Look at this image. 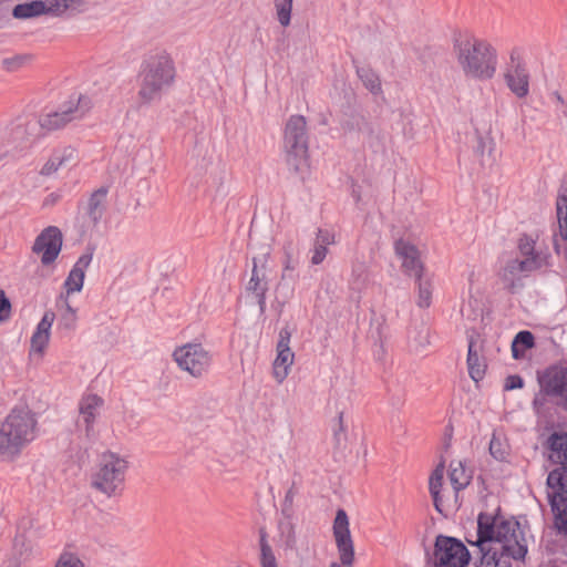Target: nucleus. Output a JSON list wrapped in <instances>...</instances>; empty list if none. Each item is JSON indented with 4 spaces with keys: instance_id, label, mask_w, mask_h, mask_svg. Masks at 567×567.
Segmentation results:
<instances>
[{
    "instance_id": "nucleus-10",
    "label": "nucleus",
    "mask_w": 567,
    "mask_h": 567,
    "mask_svg": "<svg viewBox=\"0 0 567 567\" xmlns=\"http://www.w3.org/2000/svg\"><path fill=\"white\" fill-rule=\"evenodd\" d=\"M476 523L480 544H511L512 539L515 542L520 539V532H524L520 522L515 516H512L511 519H501L495 525H493L492 518L481 516L476 518Z\"/></svg>"
},
{
    "instance_id": "nucleus-27",
    "label": "nucleus",
    "mask_w": 567,
    "mask_h": 567,
    "mask_svg": "<svg viewBox=\"0 0 567 567\" xmlns=\"http://www.w3.org/2000/svg\"><path fill=\"white\" fill-rule=\"evenodd\" d=\"M278 532L280 539L282 542V547L285 550H295L297 549V534H296V524L293 518H285L281 516L278 520Z\"/></svg>"
},
{
    "instance_id": "nucleus-35",
    "label": "nucleus",
    "mask_w": 567,
    "mask_h": 567,
    "mask_svg": "<svg viewBox=\"0 0 567 567\" xmlns=\"http://www.w3.org/2000/svg\"><path fill=\"white\" fill-rule=\"evenodd\" d=\"M293 287L289 286L287 282H278L272 307L279 316L282 313L285 306L293 297Z\"/></svg>"
},
{
    "instance_id": "nucleus-40",
    "label": "nucleus",
    "mask_w": 567,
    "mask_h": 567,
    "mask_svg": "<svg viewBox=\"0 0 567 567\" xmlns=\"http://www.w3.org/2000/svg\"><path fill=\"white\" fill-rule=\"evenodd\" d=\"M408 275H413L415 280L423 277L424 265L420 260L419 252L403 259L402 264Z\"/></svg>"
},
{
    "instance_id": "nucleus-15",
    "label": "nucleus",
    "mask_w": 567,
    "mask_h": 567,
    "mask_svg": "<svg viewBox=\"0 0 567 567\" xmlns=\"http://www.w3.org/2000/svg\"><path fill=\"white\" fill-rule=\"evenodd\" d=\"M333 536L342 566L354 563V545L349 528V517L343 508H338L333 520Z\"/></svg>"
},
{
    "instance_id": "nucleus-25",
    "label": "nucleus",
    "mask_w": 567,
    "mask_h": 567,
    "mask_svg": "<svg viewBox=\"0 0 567 567\" xmlns=\"http://www.w3.org/2000/svg\"><path fill=\"white\" fill-rule=\"evenodd\" d=\"M277 355L274 361V378L281 383L289 374L291 364L293 363L295 353L291 349H276Z\"/></svg>"
},
{
    "instance_id": "nucleus-17",
    "label": "nucleus",
    "mask_w": 567,
    "mask_h": 567,
    "mask_svg": "<svg viewBox=\"0 0 567 567\" xmlns=\"http://www.w3.org/2000/svg\"><path fill=\"white\" fill-rule=\"evenodd\" d=\"M268 256L269 254H265L262 259L258 257L252 258L251 276L245 287L247 297L252 298L255 296L267 293L269 290V280L266 274Z\"/></svg>"
},
{
    "instance_id": "nucleus-64",
    "label": "nucleus",
    "mask_w": 567,
    "mask_h": 567,
    "mask_svg": "<svg viewBox=\"0 0 567 567\" xmlns=\"http://www.w3.org/2000/svg\"><path fill=\"white\" fill-rule=\"evenodd\" d=\"M514 264L516 265L518 272H530L527 257L524 259L514 258Z\"/></svg>"
},
{
    "instance_id": "nucleus-42",
    "label": "nucleus",
    "mask_w": 567,
    "mask_h": 567,
    "mask_svg": "<svg viewBox=\"0 0 567 567\" xmlns=\"http://www.w3.org/2000/svg\"><path fill=\"white\" fill-rule=\"evenodd\" d=\"M30 54H17L11 58H4L1 61L2 68L8 72H16L20 70L25 63L31 61Z\"/></svg>"
},
{
    "instance_id": "nucleus-11",
    "label": "nucleus",
    "mask_w": 567,
    "mask_h": 567,
    "mask_svg": "<svg viewBox=\"0 0 567 567\" xmlns=\"http://www.w3.org/2000/svg\"><path fill=\"white\" fill-rule=\"evenodd\" d=\"M465 542L473 547L478 548V564L483 567H497L502 563V557L513 558L517 561H525L528 554V546L525 538V532H520V539H516V546L512 544L502 545L501 551L493 549L489 544H480L478 535L473 539V535H466Z\"/></svg>"
},
{
    "instance_id": "nucleus-38",
    "label": "nucleus",
    "mask_w": 567,
    "mask_h": 567,
    "mask_svg": "<svg viewBox=\"0 0 567 567\" xmlns=\"http://www.w3.org/2000/svg\"><path fill=\"white\" fill-rule=\"evenodd\" d=\"M417 285V300L416 305L420 308H429L432 301V285L429 279H424L423 277L415 280Z\"/></svg>"
},
{
    "instance_id": "nucleus-45",
    "label": "nucleus",
    "mask_w": 567,
    "mask_h": 567,
    "mask_svg": "<svg viewBox=\"0 0 567 567\" xmlns=\"http://www.w3.org/2000/svg\"><path fill=\"white\" fill-rule=\"evenodd\" d=\"M550 259H551V256L548 252L543 254L539 251H535V252L530 254L529 256H527L529 271L530 272L536 271L543 267H550L551 266Z\"/></svg>"
},
{
    "instance_id": "nucleus-7",
    "label": "nucleus",
    "mask_w": 567,
    "mask_h": 567,
    "mask_svg": "<svg viewBox=\"0 0 567 567\" xmlns=\"http://www.w3.org/2000/svg\"><path fill=\"white\" fill-rule=\"evenodd\" d=\"M427 565L432 567H467L472 555L465 544L453 536L439 534L434 540L433 555L425 551Z\"/></svg>"
},
{
    "instance_id": "nucleus-14",
    "label": "nucleus",
    "mask_w": 567,
    "mask_h": 567,
    "mask_svg": "<svg viewBox=\"0 0 567 567\" xmlns=\"http://www.w3.org/2000/svg\"><path fill=\"white\" fill-rule=\"evenodd\" d=\"M63 245V235L59 227L48 226L37 237L32 252L40 256L42 266L48 267L55 262Z\"/></svg>"
},
{
    "instance_id": "nucleus-32",
    "label": "nucleus",
    "mask_w": 567,
    "mask_h": 567,
    "mask_svg": "<svg viewBox=\"0 0 567 567\" xmlns=\"http://www.w3.org/2000/svg\"><path fill=\"white\" fill-rule=\"evenodd\" d=\"M408 338L413 341L416 347H425L430 343V328L423 322H411L408 328Z\"/></svg>"
},
{
    "instance_id": "nucleus-26",
    "label": "nucleus",
    "mask_w": 567,
    "mask_h": 567,
    "mask_svg": "<svg viewBox=\"0 0 567 567\" xmlns=\"http://www.w3.org/2000/svg\"><path fill=\"white\" fill-rule=\"evenodd\" d=\"M358 78L363 83L364 87L372 93L378 95L382 93L381 80L378 73H375L370 66H359L355 60H352Z\"/></svg>"
},
{
    "instance_id": "nucleus-58",
    "label": "nucleus",
    "mask_w": 567,
    "mask_h": 567,
    "mask_svg": "<svg viewBox=\"0 0 567 567\" xmlns=\"http://www.w3.org/2000/svg\"><path fill=\"white\" fill-rule=\"evenodd\" d=\"M56 307L60 309H64L63 312L68 315H76V310L69 303L68 295L64 296L61 293L56 299Z\"/></svg>"
},
{
    "instance_id": "nucleus-41",
    "label": "nucleus",
    "mask_w": 567,
    "mask_h": 567,
    "mask_svg": "<svg viewBox=\"0 0 567 567\" xmlns=\"http://www.w3.org/2000/svg\"><path fill=\"white\" fill-rule=\"evenodd\" d=\"M298 491L296 489V483L292 482L289 489L286 492L285 498L281 504L280 515L285 518H295L293 499Z\"/></svg>"
},
{
    "instance_id": "nucleus-55",
    "label": "nucleus",
    "mask_w": 567,
    "mask_h": 567,
    "mask_svg": "<svg viewBox=\"0 0 567 567\" xmlns=\"http://www.w3.org/2000/svg\"><path fill=\"white\" fill-rule=\"evenodd\" d=\"M337 426L338 427H333V437H334V441H336V444L337 445H340L341 441H346V427L343 425V413L340 412L338 414V422H337Z\"/></svg>"
},
{
    "instance_id": "nucleus-37",
    "label": "nucleus",
    "mask_w": 567,
    "mask_h": 567,
    "mask_svg": "<svg viewBox=\"0 0 567 567\" xmlns=\"http://www.w3.org/2000/svg\"><path fill=\"white\" fill-rule=\"evenodd\" d=\"M84 279L85 272L83 270H80V268L78 267H72L63 284V287L66 290V295L80 292L83 288Z\"/></svg>"
},
{
    "instance_id": "nucleus-39",
    "label": "nucleus",
    "mask_w": 567,
    "mask_h": 567,
    "mask_svg": "<svg viewBox=\"0 0 567 567\" xmlns=\"http://www.w3.org/2000/svg\"><path fill=\"white\" fill-rule=\"evenodd\" d=\"M293 0H275L277 19L282 27H288L291 22Z\"/></svg>"
},
{
    "instance_id": "nucleus-23",
    "label": "nucleus",
    "mask_w": 567,
    "mask_h": 567,
    "mask_svg": "<svg viewBox=\"0 0 567 567\" xmlns=\"http://www.w3.org/2000/svg\"><path fill=\"white\" fill-rule=\"evenodd\" d=\"M258 536L260 567H278L277 558L268 540L269 535L266 526L258 528Z\"/></svg>"
},
{
    "instance_id": "nucleus-34",
    "label": "nucleus",
    "mask_w": 567,
    "mask_h": 567,
    "mask_svg": "<svg viewBox=\"0 0 567 567\" xmlns=\"http://www.w3.org/2000/svg\"><path fill=\"white\" fill-rule=\"evenodd\" d=\"M488 451L491 456L498 462H507L509 456V445L506 440H502L501 436L493 432L489 441Z\"/></svg>"
},
{
    "instance_id": "nucleus-31",
    "label": "nucleus",
    "mask_w": 567,
    "mask_h": 567,
    "mask_svg": "<svg viewBox=\"0 0 567 567\" xmlns=\"http://www.w3.org/2000/svg\"><path fill=\"white\" fill-rule=\"evenodd\" d=\"M360 132H362L365 135V141H367L369 147L374 153H378V152L384 150V147H385L384 134L371 121L367 120V122L364 123V125Z\"/></svg>"
},
{
    "instance_id": "nucleus-3",
    "label": "nucleus",
    "mask_w": 567,
    "mask_h": 567,
    "mask_svg": "<svg viewBox=\"0 0 567 567\" xmlns=\"http://www.w3.org/2000/svg\"><path fill=\"white\" fill-rule=\"evenodd\" d=\"M175 74L174 61L166 51L146 54L137 74L140 83L137 95L141 102L150 104L159 100L163 92L173 84Z\"/></svg>"
},
{
    "instance_id": "nucleus-2",
    "label": "nucleus",
    "mask_w": 567,
    "mask_h": 567,
    "mask_svg": "<svg viewBox=\"0 0 567 567\" xmlns=\"http://www.w3.org/2000/svg\"><path fill=\"white\" fill-rule=\"evenodd\" d=\"M453 50L466 76L492 79L496 72V50L486 41L474 38L470 32L455 31Z\"/></svg>"
},
{
    "instance_id": "nucleus-20",
    "label": "nucleus",
    "mask_w": 567,
    "mask_h": 567,
    "mask_svg": "<svg viewBox=\"0 0 567 567\" xmlns=\"http://www.w3.org/2000/svg\"><path fill=\"white\" fill-rule=\"evenodd\" d=\"M107 193L109 188L106 186H101L91 194L87 200L86 215L93 225H97L101 221L106 210Z\"/></svg>"
},
{
    "instance_id": "nucleus-47",
    "label": "nucleus",
    "mask_w": 567,
    "mask_h": 567,
    "mask_svg": "<svg viewBox=\"0 0 567 567\" xmlns=\"http://www.w3.org/2000/svg\"><path fill=\"white\" fill-rule=\"evenodd\" d=\"M54 567H85V565L75 554L64 551L60 555Z\"/></svg>"
},
{
    "instance_id": "nucleus-18",
    "label": "nucleus",
    "mask_w": 567,
    "mask_h": 567,
    "mask_svg": "<svg viewBox=\"0 0 567 567\" xmlns=\"http://www.w3.org/2000/svg\"><path fill=\"white\" fill-rule=\"evenodd\" d=\"M39 130L37 122H25L14 124L8 133L7 143L12 145L13 150H24L34 141L35 132Z\"/></svg>"
},
{
    "instance_id": "nucleus-51",
    "label": "nucleus",
    "mask_w": 567,
    "mask_h": 567,
    "mask_svg": "<svg viewBox=\"0 0 567 567\" xmlns=\"http://www.w3.org/2000/svg\"><path fill=\"white\" fill-rule=\"evenodd\" d=\"M525 385V381L522 375L519 374H509L505 378L504 382V391H513V390H519L523 389Z\"/></svg>"
},
{
    "instance_id": "nucleus-4",
    "label": "nucleus",
    "mask_w": 567,
    "mask_h": 567,
    "mask_svg": "<svg viewBox=\"0 0 567 567\" xmlns=\"http://www.w3.org/2000/svg\"><path fill=\"white\" fill-rule=\"evenodd\" d=\"M38 420L25 406H14L0 425V455L9 460L18 457L37 436Z\"/></svg>"
},
{
    "instance_id": "nucleus-16",
    "label": "nucleus",
    "mask_w": 567,
    "mask_h": 567,
    "mask_svg": "<svg viewBox=\"0 0 567 567\" xmlns=\"http://www.w3.org/2000/svg\"><path fill=\"white\" fill-rule=\"evenodd\" d=\"M103 403V399L97 394H87L80 401V416L76 420V427L80 431L84 430L87 437L94 435V423L99 415V409Z\"/></svg>"
},
{
    "instance_id": "nucleus-33",
    "label": "nucleus",
    "mask_w": 567,
    "mask_h": 567,
    "mask_svg": "<svg viewBox=\"0 0 567 567\" xmlns=\"http://www.w3.org/2000/svg\"><path fill=\"white\" fill-rule=\"evenodd\" d=\"M284 270L279 282H286V279H295L293 271L299 265V259L293 256V245L291 241L284 246Z\"/></svg>"
},
{
    "instance_id": "nucleus-52",
    "label": "nucleus",
    "mask_w": 567,
    "mask_h": 567,
    "mask_svg": "<svg viewBox=\"0 0 567 567\" xmlns=\"http://www.w3.org/2000/svg\"><path fill=\"white\" fill-rule=\"evenodd\" d=\"M11 301L6 292L0 289V322L7 321L11 316Z\"/></svg>"
},
{
    "instance_id": "nucleus-5",
    "label": "nucleus",
    "mask_w": 567,
    "mask_h": 567,
    "mask_svg": "<svg viewBox=\"0 0 567 567\" xmlns=\"http://www.w3.org/2000/svg\"><path fill=\"white\" fill-rule=\"evenodd\" d=\"M284 145L289 169L299 173L308 159L307 122L302 115H291L286 123Z\"/></svg>"
},
{
    "instance_id": "nucleus-12",
    "label": "nucleus",
    "mask_w": 567,
    "mask_h": 567,
    "mask_svg": "<svg viewBox=\"0 0 567 567\" xmlns=\"http://www.w3.org/2000/svg\"><path fill=\"white\" fill-rule=\"evenodd\" d=\"M537 382L544 393L555 395L553 403L567 412V364L556 362L538 370Z\"/></svg>"
},
{
    "instance_id": "nucleus-19",
    "label": "nucleus",
    "mask_w": 567,
    "mask_h": 567,
    "mask_svg": "<svg viewBox=\"0 0 567 567\" xmlns=\"http://www.w3.org/2000/svg\"><path fill=\"white\" fill-rule=\"evenodd\" d=\"M468 349H467V370L470 378L477 384L483 380L487 364L480 361V357L476 350V339L474 334L467 336Z\"/></svg>"
},
{
    "instance_id": "nucleus-28",
    "label": "nucleus",
    "mask_w": 567,
    "mask_h": 567,
    "mask_svg": "<svg viewBox=\"0 0 567 567\" xmlns=\"http://www.w3.org/2000/svg\"><path fill=\"white\" fill-rule=\"evenodd\" d=\"M449 478L455 493L466 488L472 480V475L467 474L462 461H452L450 464Z\"/></svg>"
},
{
    "instance_id": "nucleus-59",
    "label": "nucleus",
    "mask_w": 567,
    "mask_h": 567,
    "mask_svg": "<svg viewBox=\"0 0 567 567\" xmlns=\"http://www.w3.org/2000/svg\"><path fill=\"white\" fill-rule=\"evenodd\" d=\"M524 288V282L520 277H516L514 281H511L509 285H505L504 289L511 293L516 295L518 291H520Z\"/></svg>"
},
{
    "instance_id": "nucleus-36",
    "label": "nucleus",
    "mask_w": 567,
    "mask_h": 567,
    "mask_svg": "<svg viewBox=\"0 0 567 567\" xmlns=\"http://www.w3.org/2000/svg\"><path fill=\"white\" fill-rule=\"evenodd\" d=\"M504 81L506 86L517 99H525L529 94V80L515 79L512 73H504Z\"/></svg>"
},
{
    "instance_id": "nucleus-21",
    "label": "nucleus",
    "mask_w": 567,
    "mask_h": 567,
    "mask_svg": "<svg viewBox=\"0 0 567 567\" xmlns=\"http://www.w3.org/2000/svg\"><path fill=\"white\" fill-rule=\"evenodd\" d=\"M367 117L350 105L343 106L339 117V125L346 133L360 132Z\"/></svg>"
},
{
    "instance_id": "nucleus-60",
    "label": "nucleus",
    "mask_w": 567,
    "mask_h": 567,
    "mask_svg": "<svg viewBox=\"0 0 567 567\" xmlns=\"http://www.w3.org/2000/svg\"><path fill=\"white\" fill-rule=\"evenodd\" d=\"M430 494L433 499V506H434L435 511L437 513H440L441 515H443L444 517H446L447 515L444 513V509H443V501H442L441 492L432 491V493H430Z\"/></svg>"
},
{
    "instance_id": "nucleus-61",
    "label": "nucleus",
    "mask_w": 567,
    "mask_h": 567,
    "mask_svg": "<svg viewBox=\"0 0 567 567\" xmlns=\"http://www.w3.org/2000/svg\"><path fill=\"white\" fill-rule=\"evenodd\" d=\"M333 241V236L328 231L321 228L317 231V240L316 243L322 244L326 247Z\"/></svg>"
},
{
    "instance_id": "nucleus-46",
    "label": "nucleus",
    "mask_w": 567,
    "mask_h": 567,
    "mask_svg": "<svg viewBox=\"0 0 567 567\" xmlns=\"http://www.w3.org/2000/svg\"><path fill=\"white\" fill-rule=\"evenodd\" d=\"M535 245L536 239H534L530 235L526 233L522 234L517 241L518 251L524 257H527L536 251Z\"/></svg>"
},
{
    "instance_id": "nucleus-48",
    "label": "nucleus",
    "mask_w": 567,
    "mask_h": 567,
    "mask_svg": "<svg viewBox=\"0 0 567 567\" xmlns=\"http://www.w3.org/2000/svg\"><path fill=\"white\" fill-rule=\"evenodd\" d=\"M50 340V334L34 331L31 337V349L34 352L43 353Z\"/></svg>"
},
{
    "instance_id": "nucleus-29",
    "label": "nucleus",
    "mask_w": 567,
    "mask_h": 567,
    "mask_svg": "<svg viewBox=\"0 0 567 567\" xmlns=\"http://www.w3.org/2000/svg\"><path fill=\"white\" fill-rule=\"evenodd\" d=\"M504 73H512L515 79H530L526 62L524 61L518 48H514L511 51L509 63H507Z\"/></svg>"
},
{
    "instance_id": "nucleus-50",
    "label": "nucleus",
    "mask_w": 567,
    "mask_h": 567,
    "mask_svg": "<svg viewBox=\"0 0 567 567\" xmlns=\"http://www.w3.org/2000/svg\"><path fill=\"white\" fill-rule=\"evenodd\" d=\"M394 248H395V252L403 259L406 257H410L414 254H417V251H419L414 245H412L409 241H405L403 239L396 240Z\"/></svg>"
},
{
    "instance_id": "nucleus-30",
    "label": "nucleus",
    "mask_w": 567,
    "mask_h": 567,
    "mask_svg": "<svg viewBox=\"0 0 567 567\" xmlns=\"http://www.w3.org/2000/svg\"><path fill=\"white\" fill-rule=\"evenodd\" d=\"M495 151V142L494 140L486 135H482L478 133V131L475 132V144L473 145V152L474 155L481 161L482 164L485 162V157L492 158L494 162L495 158L493 157V152Z\"/></svg>"
},
{
    "instance_id": "nucleus-13",
    "label": "nucleus",
    "mask_w": 567,
    "mask_h": 567,
    "mask_svg": "<svg viewBox=\"0 0 567 567\" xmlns=\"http://www.w3.org/2000/svg\"><path fill=\"white\" fill-rule=\"evenodd\" d=\"M173 357L182 370L195 378L207 372L212 362L209 352L204 349L202 343H187L176 349Z\"/></svg>"
},
{
    "instance_id": "nucleus-6",
    "label": "nucleus",
    "mask_w": 567,
    "mask_h": 567,
    "mask_svg": "<svg viewBox=\"0 0 567 567\" xmlns=\"http://www.w3.org/2000/svg\"><path fill=\"white\" fill-rule=\"evenodd\" d=\"M92 107L91 99L81 93H72L55 111L41 114L37 121L39 130L53 132L65 127L75 120H81Z\"/></svg>"
},
{
    "instance_id": "nucleus-8",
    "label": "nucleus",
    "mask_w": 567,
    "mask_h": 567,
    "mask_svg": "<svg viewBox=\"0 0 567 567\" xmlns=\"http://www.w3.org/2000/svg\"><path fill=\"white\" fill-rule=\"evenodd\" d=\"M127 467V461L117 454L105 453L100 470L92 476V487L107 496L116 495L117 488L123 485Z\"/></svg>"
},
{
    "instance_id": "nucleus-22",
    "label": "nucleus",
    "mask_w": 567,
    "mask_h": 567,
    "mask_svg": "<svg viewBox=\"0 0 567 567\" xmlns=\"http://www.w3.org/2000/svg\"><path fill=\"white\" fill-rule=\"evenodd\" d=\"M558 230L563 240H567V176L561 179L556 200Z\"/></svg>"
},
{
    "instance_id": "nucleus-1",
    "label": "nucleus",
    "mask_w": 567,
    "mask_h": 567,
    "mask_svg": "<svg viewBox=\"0 0 567 567\" xmlns=\"http://www.w3.org/2000/svg\"><path fill=\"white\" fill-rule=\"evenodd\" d=\"M543 447L548 452V461L558 465L548 473L546 484L551 493L547 498L557 533L567 536V431H553Z\"/></svg>"
},
{
    "instance_id": "nucleus-24",
    "label": "nucleus",
    "mask_w": 567,
    "mask_h": 567,
    "mask_svg": "<svg viewBox=\"0 0 567 567\" xmlns=\"http://www.w3.org/2000/svg\"><path fill=\"white\" fill-rule=\"evenodd\" d=\"M536 346L535 336L529 330H520L517 332L512 341L511 350L512 357L515 360L523 359L526 351Z\"/></svg>"
},
{
    "instance_id": "nucleus-9",
    "label": "nucleus",
    "mask_w": 567,
    "mask_h": 567,
    "mask_svg": "<svg viewBox=\"0 0 567 567\" xmlns=\"http://www.w3.org/2000/svg\"><path fill=\"white\" fill-rule=\"evenodd\" d=\"M86 2L84 0H31L18 3L12 9L16 19L27 20L44 14L61 16L68 11L83 12Z\"/></svg>"
},
{
    "instance_id": "nucleus-57",
    "label": "nucleus",
    "mask_w": 567,
    "mask_h": 567,
    "mask_svg": "<svg viewBox=\"0 0 567 567\" xmlns=\"http://www.w3.org/2000/svg\"><path fill=\"white\" fill-rule=\"evenodd\" d=\"M58 155L52 154L49 161L43 165L41 169L42 175H51L54 172H56L61 166V164H58Z\"/></svg>"
},
{
    "instance_id": "nucleus-44",
    "label": "nucleus",
    "mask_w": 567,
    "mask_h": 567,
    "mask_svg": "<svg viewBox=\"0 0 567 567\" xmlns=\"http://www.w3.org/2000/svg\"><path fill=\"white\" fill-rule=\"evenodd\" d=\"M444 468H445V462L442 458L441 462L436 465V467L433 470V472L430 475V478H429L430 493H432V491L441 492L442 486H443Z\"/></svg>"
},
{
    "instance_id": "nucleus-43",
    "label": "nucleus",
    "mask_w": 567,
    "mask_h": 567,
    "mask_svg": "<svg viewBox=\"0 0 567 567\" xmlns=\"http://www.w3.org/2000/svg\"><path fill=\"white\" fill-rule=\"evenodd\" d=\"M53 154L58 155V164H61L62 167H71L76 164L78 151L72 146L56 150L53 152Z\"/></svg>"
},
{
    "instance_id": "nucleus-54",
    "label": "nucleus",
    "mask_w": 567,
    "mask_h": 567,
    "mask_svg": "<svg viewBox=\"0 0 567 567\" xmlns=\"http://www.w3.org/2000/svg\"><path fill=\"white\" fill-rule=\"evenodd\" d=\"M291 334H292V330L289 328V324L287 323L279 331V338H278L276 349H290L289 344H290Z\"/></svg>"
},
{
    "instance_id": "nucleus-53",
    "label": "nucleus",
    "mask_w": 567,
    "mask_h": 567,
    "mask_svg": "<svg viewBox=\"0 0 567 567\" xmlns=\"http://www.w3.org/2000/svg\"><path fill=\"white\" fill-rule=\"evenodd\" d=\"M76 315H68L65 312H62L59 319L58 327L63 330L73 331L76 327Z\"/></svg>"
},
{
    "instance_id": "nucleus-56",
    "label": "nucleus",
    "mask_w": 567,
    "mask_h": 567,
    "mask_svg": "<svg viewBox=\"0 0 567 567\" xmlns=\"http://www.w3.org/2000/svg\"><path fill=\"white\" fill-rule=\"evenodd\" d=\"M328 254V247L322 244L315 243L313 255L311 257L312 265H320Z\"/></svg>"
},
{
    "instance_id": "nucleus-63",
    "label": "nucleus",
    "mask_w": 567,
    "mask_h": 567,
    "mask_svg": "<svg viewBox=\"0 0 567 567\" xmlns=\"http://www.w3.org/2000/svg\"><path fill=\"white\" fill-rule=\"evenodd\" d=\"M481 516H487L489 519L492 518L493 520V525L497 524V522H499L501 519H505L503 517V511H502V507L498 506L494 513H486V512H481L478 515H477V518H480Z\"/></svg>"
},
{
    "instance_id": "nucleus-49",
    "label": "nucleus",
    "mask_w": 567,
    "mask_h": 567,
    "mask_svg": "<svg viewBox=\"0 0 567 567\" xmlns=\"http://www.w3.org/2000/svg\"><path fill=\"white\" fill-rule=\"evenodd\" d=\"M547 398L555 399V395L544 393L542 386H539V391L535 394L532 401V408L536 414H542L544 412V408L548 402Z\"/></svg>"
},
{
    "instance_id": "nucleus-62",
    "label": "nucleus",
    "mask_w": 567,
    "mask_h": 567,
    "mask_svg": "<svg viewBox=\"0 0 567 567\" xmlns=\"http://www.w3.org/2000/svg\"><path fill=\"white\" fill-rule=\"evenodd\" d=\"M91 261H92V252L83 254L79 257V259L73 265V267H78V268H80V270H83L85 272V269L89 267Z\"/></svg>"
}]
</instances>
